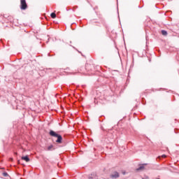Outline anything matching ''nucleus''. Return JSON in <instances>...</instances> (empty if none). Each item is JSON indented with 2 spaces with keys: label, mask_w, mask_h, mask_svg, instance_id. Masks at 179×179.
I'll return each instance as SVG.
<instances>
[{
  "label": "nucleus",
  "mask_w": 179,
  "mask_h": 179,
  "mask_svg": "<svg viewBox=\"0 0 179 179\" xmlns=\"http://www.w3.org/2000/svg\"><path fill=\"white\" fill-rule=\"evenodd\" d=\"M162 36H167V31L162 30Z\"/></svg>",
  "instance_id": "8"
},
{
  "label": "nucleus",
  "mask_w": 179,
  "mask_h": 179,
  "mask_svg": "<svg viewBox=\"0 0 179 179\" xmlns=\"http://www.w3.org/2000/svg\"><path fill=\"white\" fill-rule=\"evenodd\" d=\"M22 1H24V0H22Z\"/></svg>",
  "instance_id": "12"
},
{
  "label": "nucleus",
  "mask_w": 179,
  "mask_h": 179,
  "mask_svg": "<svg viewBox=\"0 0 179 179\" xmlns=\"http://www.w3.org/2000/svg\"><path fill=\"white\" fill-rule=\"evenodd\" d=\"M50 16H51L52 19H55V17H57V14H55V13H52L50 14Z\"/></svg>",
  "instance_id": "6"
},
{
  "label": "nucleus",
  "mask_w": 179,
  "mask_h": 179,
  "mask_svg": "<svg viewBox=\"0 0 179 179\" xmlns=\"http://www.w3.org/2000/svg\"><path fill=\"white\" fill-rule=\"evenodd\" d=\"M3 177H8L9 176V174H8V173H6V172H3Z\"/></svg>",
  "instance_id": "9"
},
{
  "label": "nucleus",
  "mask_w": 179,
  "mask_h": 179,
  "mask_svg": "<svg viewBox=\"0 0 179 179\" xmlns=\"http://www.w3.org/2000/svg\"><path fill=\"white\" fill-rule=\"evenodd\" d=\"M162 157H167V156L166 155H163Z\"/></svg>",
  "instance_id": "10"
},
{
  "label": "nucleus",
  "mask_w": 179,
  "mask_h": 179,
  "mask_svg": "<svg viewBox=\"0 0 179 179\" xmlns=\"http://www.w3.org/2000/svg\"><path fill=\"white\" fill-rule=\"evenodd\" d=\"M21 159H22V160H24L27 163H29V162H30V158H29V155L22 157Z\"/></svg>",
  "instance_id": "4"
},
{
  "label": "nucleus",
  "mask_w": 179,
  "mask_h": 179,
  "mask_svg": "<svg viewBox=\"0 0 179 179\" xmlns=\"http://www.w3.org/2000/svg\"><path fill=\"white\" fill-rule=\"evenodd\" d=\"M50 136H54L55 138H57L56 142L57 143H62V136L58 134H57L55 131L51 130L49 133Z\"/></svg>",
  "instance_id": "1"
},
{
  "label": "nucleus",
  "mask_w": 179,
  "mask_h": 179,
  "mask_svg": "<svg viewBox=\"0 0 179 179\" xmlns=\"http://www.w3.org/2000/svg\"><path fill=\"white\" fill-rule=\"evenodd\" d=\"M54 150V145H50L48 147V150Z\"/></svg>",
  "instance_id": "7"
},
{
  "label": "nucleus",
  "mask_w": 179,
  "mask_h": 179,
  "mask_svg": "<svg viewBox=\"0 0 179 179\" xmlns=\"http://www.w3.org/2000/svg\"><path fill=\"white\" fill-rule=\"evenodd\" d=\"M145 166H148V164H140L139 167L136 169V171H143V170H145Z\"/></svg>",
  "instance_id": "3"
},
{
  "label": "nucleus",
  "mask_w": 179,
  "mask_h": 179,
  "mask_svg": "<svg viewBox=\"0 0 179 179\" xmlns=\"http://www.w3.org/2000/svg\"><path fill=\"white\" fill-rule=\"evenodd\" d=\"M112 178H118L120 177V174L118 172H115L114 174L111 175Z\"/></svg>",
  "instance_id": "5"
},
{
  "label": "nucleus",
  "mask_w": 179,
  "mask_h": 179,
  "mask_svg": "<svg viewBox=\"0 0 179 179\" xmlns=\"http://www.w3.org/2000/svg\"><path fill=\"white\" fill-rule=\"evenodd\" d=\"M20 9L22 10L27 9V3H26V1H21Z\"/></svg>",
  "instance_id": "2"
},
{
  "label": "nucleus",
  "mask_w": 179,
  "mask_h": 179,
  "mask_svg": "<svg viewBox=\"0 0 179 179\" xmlns=\"http://www.w3.org/2000/svg\"><path fill=\"white\" fill-rule=\"evenodd\" d=\"M10 160L12 161V160H13V158H11V159H10Z\"/></svg>",
  "instance_id": "11"
}]
</instances>
